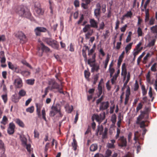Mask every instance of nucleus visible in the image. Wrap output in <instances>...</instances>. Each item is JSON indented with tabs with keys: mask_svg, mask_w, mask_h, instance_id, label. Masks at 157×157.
<instances>
[{
	"mask_svg": "<svg viewBox=\"0 0 157 157\" xmlns=\"http://www.w3.org/2000/svg\"><path fill=\"white\" fill-rule=\"evenodd\" d=\"M6 40V37L4 35H0V42L1 41H4Z\"/></svg>",
	"mask_w": 157,
	"mask_h": 157,
	"instance_id": "nucleus-64",
	"label": "nucleus"
},
{
	"mask_svg": "<svg viewBox=\"0 0 157 157\" xmlns=\"http://www.w3.org/2000/svg\"><path fill=\"white\" fill-rule=\"evenodd\" d=\"M16 37L19 38L20 40L24 43L27 41V39L25 35L22 31H18L15 34Z\"/></svg>",
	"mask_w": 157,
	"mask_h": 157,
	"instance_id": "nucleus-6",
	"label": "nucleus"
},
{
	"mask_svg": "<svg viewBox=\"0 0 157 157\" xmlns=\"http://www.w3.org/2000/svg\"><path fill=\"white\" fill-rule=\"evenodd\" d=\"M22 63L24 65H26L28 67L30 68V69H32V67L27 62L25 61H22Z\"/></svg>",
	"mask_w": 157,
	"mask_h": 157,
	"instance_id": "nucleus-60",
	"label": "nucleus"
},
{
	"mask_svg": "<svg viewBox=\"0 0 157 157\" xmlns=\"http://www.w3.org/2000/svg\"><path fill=\"white\" fill-rule=\"evenodd\" d=\"M27 83L29 85H33L34 82V79H28L26 81Z\"/></svg>",
	"mask_w": 157,
	"mask_h": 157,
	"instance_id": "nucleus-52",
	"label": "nucleus"
},
{
	"mask_svg": "<svg viewBox=\"0 0 157 157\" xmlns=\"http://www.w3.org/2000/svg\"><path fill=\"white\" fill-rule=\"evenodd\" d=\"M137 32L138 36H142L143 33L142 29L140 27H139L138 28Z\"/></svg>",
	"mask_w": 157,
	"mask_h": 157,
	"instance_id": "nucleus-44",
	"label": "nucleus"
},
{
	"mask_svg": "<svg viewBox=\"0 0 157 157\" xmlns=\"http://www.w3.org/2000/svg\"><path fill=\"white\" fill-rule=\"evenodd\" d=\"M153 52H151V54H150L149 53H147L146 55L144 57V60H146L147 59V58L148 57H151L152 55L153 54Z\"/></svg>",
	"mask_w": 157,
	"mask_h": 157,
	"instance_id": "nucleus-49",
	"label": "nucleus"
},
{
	"mask_svg": "<svg viewBox=\"0 0 157 157\" xmlns=\"http://www.w3.org/2000/svg\"><path fill=\"white\" fill-rule=\"evenodd\" d=\"M121 42H117V45L116 47V48L117 50H119L121 46Z\"/></svg>",
	"mask_w": 157,
	"mask_h": 157,
	"instance_id": "nucleus-63",
	"label": "nucleus"
},
{
	"mask_svg": "<svg viewBox=\"0 0 157 157\" xmlns=\"http://www.w3.org/2000/svg\"><path fill=\"white\" fill-rule=\"evenodd\" d=\"M140 121H138L137 119V121L136 122V124H140V127L141 128H144L146 126V125L145 124V121H142L141 122H140Z\"/></svg>",
	"mask_w": 157,
	"mask_h": 157,
	"instance_id": "nucleus-30",
	"label": "nucleus"
},
{
	"mask_svg": "<svg viewBox=\"0 0 157 157\" xmlns=\"http://www.w3.org/2000/svg\"><path fill=\"white\" fill-rule=\"evenodd\" d=\"M112 154V151L109 149H107L106 151V156L109 157Z\"/></svg>",
	"mask_w": 157,
	"mask_h": 157,
	"instance_id": "nucleus-61",
	"label": "nucleus"
},
{
	"mask_svg": "<svg viewBox=\"0 0 157 157\" xmlns=\"http://www.w3.org/2000/svg\"><path fill=\"white\" fill-rule=\"evenodd\" d=\"M36 13L39 15H42L44 13V11L40 8H37L35 9Z\"/></svg>",
	"mask_w": 157,
	"mask_h": 157,
	"instance_id": "nucleus-28",
	"label": "nucleus"
},
{
	"mask_svg": "<svg viewBox=\"0 0 157 157\" xmlns=\"http://www.w3.org/2000/svg\"><path fill=\"white\" fill-rule=\"evenodd\" d=\"M155 21V18L152 17L150 20L149 24L150 25H152L154 23V21Z\"/></svg>",
	"mask_w": 157,
	"mask_h": 157,
	"instance_id": "nucleus-59",
	"label": "nucleus"
},
{
	"mask_svg": "<svg viewBox=\"0 0 157 157\" xmlns=\"http://www.w3.org/2000/svg\"><path fill=\"white\" fill-rule=\"evenodd\" d=\"M93 117L97 122L100 123L105 119V113L103 112L100 114L99 115L94 114Z\"/></svg>",
	"mask_w": 157,
	"mask_h": 157,
	"instance_id": "nucleus-9",
	"label": "nucleus"
},
{
	"mask_svg": "<svg viewBox=\"0 0 157 157\" xmlns=\"http://www.w3.org/2000/svg\"><path fill=\"white\" fill-rule=\"evenodd\" d=\"M36 111L37 114L38 115V117H40L41 116V115L40 114V110L42 108V105L40 104L36 103Z\"/></svg>",
	"mask_w": 157,
	"mask_h": 157,
	"instance_id": "nucleus-15",
	"label": "nucleus"
},
{
	"mask_svg": "<svg viewBox=\"0 0 157 157\" xmlns=\"http://www.w3.org/2000/svg\"><path fill=\"white\" fill-rule=\"evenodd\" d=\"M8 66L9 68L12 70L14 71L15 69H17V66L16 65L13 64L11 62H8Z\"/></svg>",
	"mask_w": 157,
	"mask_h": 157,
	"instance_id": "nucleus-22",
	"label": "nucleus"
},
{
	"mask_svg": "<svg viewBox=\"0 0 157 157\" xmlns=\"http://www.w3.org/2000/svg\"><path fill=\"white\" fill-rule=\"evenodd\" d=\"M139 85L137 80L135 81V83L134 85V90L135 91H137L139 88Z\"/></svg>",
	"mask_w": 157,
	"mask_h": 157,
	"instance_id": "nucleus-42",
	"label": "nucleus"
},
{
	"mask_svg": "<svg viewBox=\"0 0 157 157\" xmlns=\"http://www.w3.org/2000/svg\"><path fill=\"white\" fill-rule=\"evenodd\" d=\"M26 111L30 113H32L34 111V107L33 106L29 107L26 109Z\"/></svg>",
	"mask_w": 157,
	"mask_h": 157,
	"instance_id": "nucleus-34",
	"label": "nucleus"
},
{
	"mask_svg": "<svg viewBox=\"0 0 157 157\" xmlns=\"http://www.w3.org/2000/svg\"><path fill=\"white\" fill-rule=\"evenodd\" d=\"M97 8L95 9L94 10V15L96 18H98L101 15V5L99 3L97 4Z\"/></svg>",
	"mask_w": 157,
	"mask_h": 157,
	"instance_id": "nucleus-13",
	"label": "nucleus"
},
{
	"mask_svg": "<svg viewBox=\"0 0 157 157\" xmlns=\"http://www.w3.org/2000/svg\"><path fill=\"white\" fill-rule=\"evenodd\" d=\"M16 123L20 127L24 128L25 126V124L23 121L19 119H17L16 120Z\"/></svg>",
	"mask_w": 157,
	"mask_h": 157,
	"instance_id": "nucleus-27",
	"label": "nucleus"
},
{
	"mask_svg": "<svg viewBox=\"0 0 157 157\" xmlns=\"http://www.w3.org/2000/svg\"><path fill=\"white\" fill-rule=\"evenodd\" d=\"M103 81V79H101V81L99 82L98 86V92H102V86L101 85V81Z\"/></svg>",
	"mask_w": 157,
	"mask_h": 157,
	"instance_id": "nucleus-43",
	"label": "nucleus"
},
{
	"mask_svg": "<svg viewBox=\"0 0 157 157\" xmlns=\"http://www.w3.org/2000/svg\"><path fill=\"white\" fill-rule=\"evenodd\" d=\"M30 72L28 71H24L21 72V75L25 77H27L30 75Z\"/></svg>",
	"mask_w": 157,
	"mask_h": 157,
	"instance_id": "nucleus-39",
	"label": "nucleus"
},
{
	"mask_svg": "<svg viewBox=\"0 0 157 157\" xmlns=\"http://www.w3.org/2000/svg\"><path fill=\"white\" fill-rule=\"evenodd\" d=\"M143 105L141 103H139L136 108V112L137 113L139 110L142 109Z\"/></svg>",
	"mask_w": 157,
	"mask_h": 157,
	"instance_id": "nucleus-45",
	"label": "nucleus"
},
{
	"mask_svg": "<svg viewBox=\"0 0 157 157\" xmlns=\"http://www.w3.org/2000/svg\"><path fill=\"white\" fill-rule=\"evenodd\" d=\"M13 84L16 88H21L23 84L21 78L19 77L15 79L13 82Z\"/></svg>",
	"mask_w": 157,
	"mask_h": 157,
	"instance_id": "nucleus-10",
	"label": "nucleus"
},
{
	"mask_svg": "<svg viewBox=\"0 0 157 157\" xmlns=\"http://www.w3.org/2000/svg\"><path fill=\"white\" fill-rule=\"evenodd\" d=\"M41 48L43 52H50V50L48 47L45 46L42 43H41Z\"/></svg>",
	"mask_w": 157,
	"mask_h": 157,
	"instance_id": "nucleus-20",
	"label": "nucleus"
},
{
	"mask_svg": "<svg viewBox=\"0 0 157 157\" xmlns=\"http://www.w3.org/2000/svg\"><path fill=\"white\" fill-rule=\"evenodd\" d=\"M110 57L109 54H108L107 56V57L105 60V63L104 65V68L106 69Z\"/></svg>",
	"mask_w": 157,
	"mask_h": 157,
	"instance_id": "nucleus-32",
	"label": "nucleus"
},
{
	"mask_svg": "<svg viewBox=\"0 0 157 157\" xmlns=\"http://www.w3.org/2000/svg\"><path fill=\"white\" fill-rule=\"evenodd\" d=\"M124 51H123L119 57L117 63V65L118 67H120L121 66V63L123 59L124 58Z\"/></svg>",
	"mask_w": 157,
	"mask_h": 157,
	"instance_id": "nucleus-19",
	"label": "nucleus"
},
{
	"mask_svg": "<svg viewBox=\"0 0 157 157\" xmlns=\"http://www.w3.org/2000/svg\"><path fill=\"white\" fill-rule=\"evenodd\" d=\"M16 12L18 15L21 17H25L30 20H33V18L31 16V14L28 10H25L23 6H20L18 7Z\"/></svg>",
	"mask_w": 157,
	"mask_h": 157,
	"instance_id": "nucleus-1",
	"label": "nucleus"
},
{
	"mask_svg": "<svg viewBox=\"0 0 157 157\" xmlns=\"http://www.w3.org/2000/svg\"><path fill=\"white\" fill-rule=\"evenodd\" d=\"M15 128V124L13 122L10 123L9 124V127L7 130L8 134L10 135L13 134L14 132Z\"/></svg>",
	"mask_w": 157,
	"mask_h": 157,
	"instance_id": "nucleus-12",
	"label": "nucleus"
},
{
	"mask_svg": "<svg viewBox=\"0 0 157 157\" xmlns=\"http://www.w3.org/2000/svg\"><path fill=\"white\" fill-rule=\"evenodd\" d=\"M90 26L89 24L86 25L84 28H83V31L84 33H86L90 29Z\"/></svg>",
	"mask_w": 157,
	"mask_h": 157,
	"instance_id": "nucleus-35",
	"label": "nucleus"
},
{
	"mask_svg": "<svg viewBox=\"0 0 157 157\" xmlns=\"http://www.w3.org/2000/svg\"><path fill=\"white\" fill-rule=\"evenodd\" d=\"M43 40L48 45L54 48L57 49L59 47V45L57 42L51 38L44 37L43 38Z\"/></svg>",
	"mask_w": 157,
	"mask_h": 157,
	"instance_id": "nucleus-3",
	"label": "nucleus"
},
{
	"mask_svg": "<svg viewBox=\"0 0 157 157\" xmlns=\"http://www.w3.org/2000/svg\"><path fill=\"white\" fill-rule=\"evenodd\" d=\"M89 50V48L88 46H85L84 47L82 50V55L84 58V61L86 62L87 61V56L86 51V50Z\"/></svg>",
	"mask_w": 157,
	"mask_h": 157,
	"instance_id": "nucleus-17",
	"label": "nucleus"
},
{
	"mask_svg": "<svg viewBox=\"0 0 157 157\" xmlns=\"http://www.w3.org/2000/svg\"><path fill=\"white\" fill-rule=\"evenodd\" d=\"M132 44V43H130L125 47V50L126 53H127L131 49Z\"/></svg>",
	"mask_w": 157,
	"mask_h": 157,
	"instance_id": "nucleus-33",
	"label": "nucleus"
},
{
	"mask_svg": "<svg viewBox=\"0 0 157 157\" xmlns=\"http://www.w3.org/2000/svg\"><path fill=\"white\" fill-rule=\"evenodd\" d=\"M118 144L119 147H126L127 144L126 139L123 136H120L118 140Z\"/></svg>",
	"mask_w": 157,
	"mask_h": 157,
	"instance_id": "nucleus-8",
	"label": "nucleus"
},
{
	"mask_svg": "<svg viewBox=\"0 0 157 157\" xmlns=\"http://www.w3.org/2000/svg\"><path fill=\"white\" fill-rule=\"evenodd\" d=\"M84 75L86 78H88L90 75V73L86 70H85L84 71Z\"/></svg>",
	"mask_w": 157,
	"mask_h": 157,
	"instance_id": "nucleus-57",
	"label": "nucleus"
},
{
	"mask_svg": "<svg viewBox=\"0 0 157 157\" xmlns=\"http://www.w3.org/2000/svg\"><path fill=\"white\" fill-rule=\"evenodd\" d=\"M97 130L99 132V134L100 135H102L103 133V127L102 125L101 126H98V127Z\"/></svg>",
	"mask_w": 157,
	"mask_h": 157,
	"instance_id": "nucleus-36",
	"label": "nucleus"
},
{
	"mask_svg": "<svg viewBox=\"0 0 157 157\" xmlns=\"http://www.w3.org/2000/svg\"><path fill=\"white\" fill-rule=\"evenodd\" d=\"M2 98L4 102L5 103L7 102V94L3 95L2 96Z\"/></svg>",
	"mask_w": 157,
	"mask_h": 157,
	"instance_id": "nucleus-56",
	"label": "nucleus"
},
{
	"mask_svg": "<svg viewBox=\"0 0 157 157\" xmlns=\"http://www.w3.org/2000/svg\"><path fill=\"white\" fill-rule=\"evenodd\" d=\"M104 95H102L101 96V97L100 98H99V99H97L96 101V103L98 105L99 103H101V102H102L101 101L103 100V99L104 98Z\"/></svg>",
	"mask_w": 157,
	"mask_h": 157,
	"instance_id": "nucleus-46",
	"label": "nucleus"
},
{
	"mask_svg": "<svg viewBox=\"0 0 157 157\" xmlns=\"http://www.w3.org/2000/svg\"><path fill=\"white\" fill-rule=\"evenodd\" d=\"M134 136L133 139L134 140L136 141L139 140L140 134L138 131L135 132L134 133Z\"/></svg>",
	"mask_w": 157,
	"mask_h": 157,
	"instance_id": "nucleus-23",
	"label": "nucleus"
},
{
	"mask_svg": "<svg viewBox=\"0 0 157 157\" xmlns=\"http://www.w3.org/2000/svg\"><path fill=\"white\" fill-rule=\"evenodd\" d=\"M117 77L118 76L116 75H114L113 77L111 79V82L112 84H114L115 81L116 80Z\"/></svg>",
	"mask_w": 157,
	"mask_h": 157,
	"instance_id": "nucleus-48",
	"label": "nucleus"
},
{
	"mask_svg": "<svg viewBox=\"0 0 157 157\" xmlns=\"http://www.w3.org/2000/svg\"><path fill=\"white\" fill-rule=\"evenodd\" d=\"M23 146L24 147H26V149L28 152H30L31 151V150L30 148L31 147V145L30 144H26V145H24Z\"/></svg>",
	"mask_w": 157,
	"mask_h": 157,
	"instance_id": "nucleus-47",
	"label": "nucleus"
},
{
	"mask_svg": "<svg viewBox=\"0 0 157 157\" xmlns=\"http://www.w3.org/2000/svg\"><path fill=\"white\" fill-rule=\"evenodd\" d=\"M132 34V33L131 32H129L128 35L126 39V42L128 43L131 40V36Z\"/></svg>",
	"mask_w": 157,
	"mask_h": 157,
	"instance_id": "nucleus-40",
	"label": "nucleus"
},
{
	"mask_svg": "<svg viewBox=\"0 0 157 157\" xmlns=\"http://www.w3.org/2000/svg\"><path fill=\"white\" fill-rule=\"evenodd\" d=\"M111 143H108L107 144V146L109 148H114L115 147L114 144L115 143V140H110Z\"/></svg>",
	"mask_w": 157,
	"mask_h": 157,
	"instance_id": "nucleus-21",
	"label": "nucleus"
},
{
	"mask_svg": "<svg viewBox=\"0 0 157 157\" xmlns=\"http://www.w3.org/2000/svg\"><path fill=\"white\" fill-rule=\"evenodd\" d=\"M84 19V16L83 14H82L80 17L79 20L77 22L78 25H80L82 23Z\"/></svg>",
	"mask_w": 157,
	"mask_h": 157,
	"instance_id": "nucleus-37",
	"label": "nucleus"
},
{
	"mask_svg": "<svg viewBox=\"0 0 157 157\" xmlns=\"http://www.w3.org/2000/svg\"><path fill=\"white\" fill-rule=\"evenodd\" d=\"M127 74V71L125 63L123 64L121 67V75H125Z\"/></svg>",
	"mask_w": 157,
	"mask_h": 157,
	"instance_id": "nucleus-18",
	"label": "nucleus"
},
{
	"mask_svg": "<svg viewBox=\"0 0 157 157\" xmlns=\"http://www.w3.org/2000/svg\"><path fill=\"white\" fill-rule=\"evenodd\" d=\"M20 139L22 142V144L23 146L26 145L27 144V139L24 136H21Z\"/></svg>",
	"mask_w": 157,
	"mask_h": 157,
	"instance_id": "nucleus-24",
	"label": "nucleus"
},
{
	"mask_svg": "<svg viewBox=\"0 0 157 157\" xmlns=\"http://www.w3.org/2000/svg\"><path fill=\"white\" fill-rule=\"evenodd\" d=\"M46 112L45 110V108H43L42 110V115L43 119L44 120L46 121H47V119L46 117Z\"/></svg>",
	"mask_w": 157,
	"mask_h": 157,
	"instance_id": "nucleus-31",
	"label": "nucleus"
},
{
	"mask_svg": "<svg viewBox=\"0 0 157 157\" xmlns=\"http://www.w3.org/2000/svg\"><path fill=\"white\" fill-rule=\"evenodd\" d=\"M50 84L52 85L51 87H50L51 90L53 89H57L59 87V85L54 81L50 82Z\"/></svg>",
	"mask_w": 157,
	"mask_h": 157,
	"instance_id": "nucleus-16",
	"label": "nucleus"
},
{
	"mask_svg": "<svg viewBox=\"0 0 157 157\" xmlns=\"http://www.w3.org/2000/svg\"><path fill=\"white\" fill-rule=\"evenodd\" d=\"M52 110L50 111L49 115L51 117H54L55 115L60 112L61 109V105L59 104H56L53 105L51 108Z\"/></svg>",
	"mask_w": 157,
	"mask_h": 157,
	"instance_id": "nucleus-4",
	"label": "nucleus"
},
{
	"mask_svg": "<svg viewBox=\"0 0 157 157\" xmlns=\"http://www.w3.org/2000/svg\"><path fill=\"white\" fill-rule=\"evenodd\" d=\"M98 146L97 144H92L90 147V150L91 151H94L97 150Z\"/></svg>",
	"mask_w": 157,
	"mask_h": 157,
	"instance_id": "nucleus-26",
	"label": "nucleus"
},
{
	"mask_svg": "<svg viewBox=\"0 0 157 157\" xmlns=\"http://www.w3.org/2000/svg\"><path fill=\"white\" fill-rule=\"evenodd\" d=\"M26 92L24 90H21L18 93V94L20 96L23 97L25 95Z\"/></svg>",
	"mask_w": 157,
	"mask_h": 157,
	"instance_id": "nucleus-41",
	"label": "nucleus"
},
{
	"mask_svg": "<svg viewBox=\"0 0 157 157\" xmlns=\"http://www.w3.org/2000/svg\"><path fill=\"white\" fill-rule=\"evenodd\" d=\"M7 118L6 116H4L2 119V121L1 122V123L4 125L6 124V122L7 121Z\"/></svg>",
	"mask_w": 157,
	"mask_h": 157,
	"instance_id": "nucleus-55",
	"label": "nucleus"
},
{
	"mask_svg": "<svg viewBox=\"0 0 157 157\" xmlns=\"http://www.w3.org/2000/svg\"><path fill=\"white\" fill-rule=\"evenodd\" d=\"M121 132V129L119 128H117V134L115 136L116 139H117L119 136V134Z\"/></svg>",
	"mask_w": 157,
	"mask_h": 157,
	"instance_id": "nucleus-54",
	"label": "nucleus"
},
{
	"mask_svg": "<svg viewBox=\"0 0 157 157\" xmlns=\"http://www.w3.org/2000/svg\"><path fill=\"white\" fill-rule=\"evenodd\" d=\"M157 66V63H154L151 67V70L153 71H155L156 70V67Z\"/></svg>",
	"mask_w": 157,
	"mask_h": 157,
	"instance_id": "nucleus-50",
	"label": "nucleus"
},
{
	"mask_svg": "<svg viewBox=\"0 0 157 157\" xmlns=\"http://www.w3.org/2000/svg\"><path fill=\"white\" fill-rule=\"evenodd\" d=\"M109 103L108 101H103L100 105V110L103 111L107 109L109 107Z\"/></svg>",
	"mask_w": 157,
	"mask_h": 157,
	"instance_id": "nucleus-11",
	"label": "nucleus"
},
{
	"mask_svg": "<svg viewBox=\"0 0 157 157\" xmlns=\"http://www.w3.org/2000/svg\"><path fill=\"white\" fill-rule=\"evenodd\" d=\"M155 43L154 40H152L151 42H149L148 45H147V47H150L151 46H153Z\"/></svg>",
	"mask_w": 157,
	"mask_h": 157,
	"instance_id": "nucleus-58",
	"label": "nucleus"
},
{
	"mask_svg": "<svg viewBox=\"0 0 157 157\" xmlns=\"http://www.w3.org/2000/svg\"><path fill=\"white\" fill-rule=\"evenodd\" d=\"M108 129L107 128H104V132L102 133V138L104 139L107 138V134Z\"/></svg>",
	"mask_w": 157,
	"mask_h": 157,
	"instance_id": "nucleus-29",
	"label": "nucleus"
},
{
	"mask_svg": "<svg viewBox=\"0 0 157 157\" xmlns=\"http://www.w3.org/2000/svg\"><path fill=\"white\" fill-rule=\"evenodd\" d=\"M132 15V13L131 11H128L127 13L124 15V16L126 17H131Z\"/></svg>",
	"mask_w": 157,
	"mask_h": 157,
	"instance_id": "nucleus-51",
	"label": "nucleus"
},
{
	"mask_svg": "<svg viewBox=\"0 0 157 157\" xmlns=\"http://www.w3.org/2000/svg\"><path fill=\"white\" fill-rule=\"evenodd\" d=\"M36 36H40L41 35V32L45 33L46 32H49L45 28L42 27H36L34 30Z\"/></svg>",
	"mask_w": 157,
	"mask_h": 157,
	"instance_id": "nucleus-5",
	"label": "nucleus"
},
{
	"mask_svg": "<svg viewBox=\"0 0 157 157\" xmlns=\"http://www.w3.org/2000/svg\"><path fill=\"white\" fill-rule=\"evenodd\" d=\"M127 88L126 91V95L129 96L130 94V89L129 86H127Z\"/></svg>",
	"mask_w": 157,
	"mask_h": 157,
	"instance_id": "nucleus-53",
	"label": "nucleus"
},
{
	"mask_svg": "<svg viewBox=\"0 0 157 157\" xmlns=\"http://www.w3.org/2000/svg\"><path fill=\"white\" fill-rule=\"evenodd\" d=\"M150 111V109L149 108L146 107L144 111H141V114L137 117L138 121H141V120L143 119L145 115L147 116V118L148 117V113Z\"/></svg>",
	"mask_w": 157,
	"mask_h": 157,
	"instance_id": "nucleus-7",
	"label": "nucleus"
},
{
	"mask_svg": "<svg viewBox=\"0 0 157 157\" xmlns=\"http://www.w3.org/2000/svg\"><path fill=\"white\" fill-rule=\"evenodd\" d=\"M89 22L90 24V25L91 27L95 28H98V23L94 19H90Z\"/></svg>",
	"mask_w": 157,
	"mask_h": 157,
	"instance_id": "nucleus-14",
	"label": "nucleus"
},
{
	"mask_svg": "<svg viewBox=\"0 0 157 157\" xmlns=\"http://www.w3.org/2000/svg\"><path fill=\"white\" fill-rule=\"evenodd\" d=\"M20 98H19L16 95H13L12 98V101L14 103L17 102Z\"/></svg>",
	"mask_w": 157,
	"mask_h": 157,
	"instance_id": "nucleus-25",
	"label": "nucleus"
},
{
	"mask_svg": "<svg viewBox=\"0 0 157 157\" xmlns=\"http://www.w3.org/2000/svg\"><path fill=\"white\" fill-rule=\"evenodd\" d=\"M151 30L153 33L157 34V25L151 28Z\"/></svg>",
	"mask_w": 157,
	"mask_h": 157,
	"instance_id": "nucleus-38",
	"label": "nucleus"
},
{
	"mask_svg": "<svg viewBox=\"0 0 157 157\" xmlns=\"http://www.w3.org/2000/svg\"><path fill=\"white\" fill-rule=\"evenodd\" d=\"M95 57V54H93L92 58L89 59L87 61L88 64L92 67L91 69V71L92 72H93L94 71L97 72L99 69V66L97 65V64L94 63L96 61Z\"/></svg>",
	"mask_w": 157,
	"mask_h": 157,
	"instance_id": "nucleus-2",
	"label": "nucleus"
},
{
	"mask_svg": "<svg viewBox=\"0 0 157 157\" xmlns=\"http://www.w3.org/2000/svg\"><path fill=\"white\" fill-rule=\"evenodd\" d=\"M105 24L104 22H102L99 25V28L98 30L100 29H103L104 27Z\"/></svg>",
	"mask_w": 157,
	"mask_h": 157,
	"instance_id": "nucleus-62",
	"label": "nucleus"
}]
</instances>
